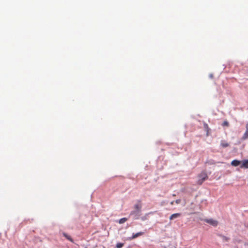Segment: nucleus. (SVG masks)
I'll use <instances>...</instances> for the list:
<instances>
[{
	"instance_id": "f257e3e1",
	"label": "nucleus",
	"mask_w": 248,
	"mask_h": 248,
	"mask_svg": "<svg viewBox=\"0 0 248 248\" xmlns=\"http://www.w3.org/2000/svg\"><path fill=\"white\" fill-rule=\"evenodd\" d=\"M199 180H198L197 184L201 185L202 183L207 179L208 176L205 172H202L198 175Z\"/></svg>"
},
{
	"instance_id": "f03ea898",
	"label": "nucleus",
	"mask_w": 248,
	"mask_h": 248,
	"mask_svg": "<svg viewBox=\"0 0 248 248\" xmlns=\"http://www.w3.org/2000/svg\"><path fill=\"white\" fill-rule=\"evenodd\" d=\"M204 221L210 224L211 225H212L213 226L216 227L218 225V221L216 220H215L212 218H209V219H205Z\"/></svg>"
},
{
	"instance_id": "7ed1b4c3",
	"label": "nucleus",
	"mask_w": 248,
	"mask_h": 248,
	"mask_svg": "<svg viewBox=\"0 0 248 248\" xmlns=\"http://www.w3.org/2000/svg\"><path fill=\"white\" fill-rule=\"evenodd\" d=\"M246 127V130L242 138V139L243 140H245L248 138V123L247 124Z\"/></svg>"
},
{
	"instance_id": "20e7f679",
	"label": "nucleus",
	"mask_w": 248,
	"mask_h": 248,
	"mask_svg": "<svg viewBox=\"0 0 248 248\" xmlns=\"http://www.w3.org/2000/svg\"><path fill=\"white\" fill-rule=\"evenodd\" d=\"M130 215H134V219H137L139 218V216H140V213H137V211L134 210L132 211L130 213Z\"/></svg>"
},
{
	"instance_id": "39448f33",
	"label": "nucleus",
	"mask_w": 248,
	"mask_h": 248,
	"mask_svg": "<svg viewBox=\"0 0 248 248\" xmlns=\"http://www.w3.org/2000/svg\"><path fill=\"white\" fill-rule=\"evenodd\" d=\"M240 167L241 168L248 169V160L243 161Z\"/></svg>"
},
{
	"instance_id": "423d86ee",
	"label": "nucleus",
	"mask_w": 248,
	"mask_h": 248,
	"mask_svg": "<svg viewBox=\"0 0 248 248\" xmlns=\"http://www.w3.org/2000/svg\"><path fill=\"white\" fill-rule=\"evenodd\" d=\"M241 163V162L237 160H233L231 162V165L235 167L238 166V165H240Z\"/></svg>"
},
{
	"instance_id": "0eeeda50",
	"label": "nucleus",
	"mask_w": 248,
	"mask_h": 248,
	"mask_svg": "<svg viewBox=\"0 0 248 248\" xmlns=\"http://www.w3.org/2000/svg\"><path fill=\"white\" fill-rule=\"evenodd\" d=\"M141 205L140 204H136L134 205V209L137 211V213H140L141 211Z\"/></svg>"
},
{
	"instance_id": "6e6552de",
	"label": "nucleus",
	"mask_w": 248,
	"mask_h": 248,
	"mask_svg": "<svg viewBox=\"0 0 248 248\" xmlns=\"http://www.w3.org/2000/svg\"><path fill=\"white\" fill-rule=\"evenodd\" d=\"M143 232H139L138 233H136L135 234H133L132 236L131 237V238H130V239H135L136 238L140 236H141L142 235V234H143Z\"/></svg>"
},
{
	"instance_id": "1a4fd4ad",
	"label": "nucleus",
	"mask_w": 248,
	"mask_h": 248,
	"mask_svg": "<svg viewBox=\"0 0 248 248\" xmlns=\"http://www.w3.org/2000/svg\"><path fill=\"white\" fill-rule=\"evenodd\" d=\"M181 216V214L180 213H175L171 215L170 217V220H172L174 218L179 217Z\"/></svg>"
},
{
	"instance_id": "9d476101",
	"label": "nucleus",
	"mask_w": 248,
	"mask_h": 248,
	"mask_svg": "<svg viewBox=\"0 0 248 248\" xmlns=\"http://www.w3.org/2000/svg\"><path fill=\"white\" fill-rule=\"evenodd\" d=\"M62 235L64 237H65L67 240L70 241V242L74 243V240L70 236L68 235L67 233L65 232H62Z\"/></svg>"
},
{
	"instance_id": "9b49d317",
	"label": "nucleus",
	"mask_w": 248,
	"mask_h": 248,
	"mask_svg": "<svg viewBox=\"0 0 248 248\" xmlns=\"http://www.w3.org/2000/svg\"><path fill=\"white\" fill-rule=\"evenodd\" d=\"M220 145L223 148H226L229 146V143L224 140H222L221 141Z\"/></svg>"
},
{
	"instance_id": "f8f14e48",
	"label": "nucleus",
	"mask_w": 248,
	"mask_h": 248,
	"mask_svg": "<svg viewBox=\"0 0 248 248\" xmlns=\"http://www.w3.org/2000/svg\"><path fill=\"white\" fill-rule=\"evenodd\" d=\"M127 220V218H126V217H124V218H121L119 220V223L120 224H123V223H124L125 221H126Z\"/></svg>"
},
{
	"instance_id": "ddd939ff",
	"label": "nucleus",
	"mask_w": 248,
	"mask_h": 248,
	"mask_svg": "<svg viewBox=\"0 0 248 248\" xmlns=\"http://www.w3.org/2000/svg\"><path fill=\"white\" fill-rule=\"evenodd\" d=\"M221 237L222 238V240L225 242H228L230 240V238L229 237H227L225 236H221Z\"/></svg>"
},
{
	"instance_id": "4468645a",
	"label": "nucleus",
	"mask_w": 248,
	"mask_h": 248,
	"mask_svg": "<svg viewBox=\"0 0 248 248\" xmlns=\"http://www.w3.org/2000/svg\"><path fill=\"white\" fill-rule=\"evenodd\" d=\"M124 244L121 243H118L116 245L117 248H121L123 247Z\"/></svg>"
},
{
	"instance_id": "2eb2a0df",
	"label": "nucleus",
	"mask_w": 248,
	"mask_h": 248,
	"mask_svg": "<svg viewBox=\"0 0 248 248\" xmlns=\"http://www.w3.org/2000/svg\"><path fill=\"white\" fill-rule=\"evenodd\" d=\"M204 127L206 129L207 132H208L209 128L208 127V124H204Z\"/></svg>"
},
{
	"instance_id": "dca6fc26",
	"label": "nucleus",
	"mask_w": 248,
	"mask_h": 248,
	"mask_svg": "<svg viewBox=\"0 0 248 248\" xmlns=\"http://www.w3.org/2000/svg\"><path fill=\"white\" fill-rule=\"evenodd\" d=\"M222 125L223 126H229V123L227 122V121H224L222 124Z\"/></svg>"
},
{
	"instance_id": "f3484780",
	"label": "nucleus",
	"mask_w": 248,
	"mask_h": 248,
	"mask_svg": "<svg viewBox=\"0 0 248 248\" xmlns=\"http://www.w3.org/2000/svg\"><path fill=\"white\" fill-rule=\"evenodd\" d=\"M181 202V200L180 199H178V200H176L175 201H174V202L176 203V204H179Z\"/></svg>"
},
{
	"instance_id": "a211bd4d",
	"label": "nucleus",
	"mask_w": 248,
	"mask_h": 248,
	"mask_svg": "<svg viewBox=\"0 0 248 248\" xmlns=\"http://www.w3.org/2000/svg\"><path fill=\"white\" fill-rule=\"evenodd\" d=\"M174 201H172V202H170V204H171V205H173V204H174Z\"/></svg>"
},
{
	"instance_id": "6ab92c4d",
	"label": "nucleus",
	"mask_w": 248,
	"mask_h": 248,
	"mask_svg": "<svg viewBox=\"0 0 248 248\" xmlns=\"http://www.w3.org/2000/svg\"><path fill=\"white\" fill-rule=\"evenodd\" d=\"M85 248H87V247Z\"/></svg>"
}]
</instances>
